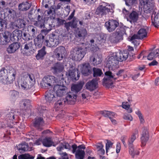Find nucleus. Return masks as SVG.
<instances>
[{"instance_id":"1","label":"nucleus","mask_w":159,"mask_h":159,"mask_svg":"<svg viewBox=\"0 0 159 159\" xmlns=\"http://www.w3.org/2000/svg\"><path fill=\"white\" fill-rule=\"evenodd\" d=\"M129 53L127 51L123 50L120 52L113 53L109 57L107 61V66L109 70H114L116 69L118 65L119 61H125L127 59L131 61L133 60L135 57L134 55L129 56Z\"/></svg>"},{"instance_id":"2","label":"nucleus","mask_w":159,"mask_h":159,"mask_svg":"<svg viewBox=\"0 0 159 159\" xmlns=\"http://www.w3.org/2000/svg\"><path fill=\"white\" fill-rule=\"evenodd\" d=\"M53 90H50L46 93L45 99L47 102L52 103L57 100V97H62L68 93L67 88L64 84H55Z\"/></svg>"},{"instance_id":"3","label":"nucleus","mask_w":159,"mask_h":159,"mask_svg":"<svg viewBox=\"0 0 159 159\" xmlns=\"http://www.w3.org/2000/svg\"><path fill=\"white\" fill-rule=\"evenodd\" d=\"M84 84L83 81H80L76 84H73L71 88V91L68 94L66 98L67 103L69 105H74L76 101L77 97V93L82 89Z\"/></svg>"},{"instance_id":"4","label":"nucleus","mask_w":159,"mask_h":159,"mask_svg":"<svg viewBox=\"0 0 159 159\" xmlns=\"http://www.w3.org/2000/svg\"><path fill=\"white\" fill-rule=\"evenodd\" d=\"M126 26L122 25L120 26L116 29V31L111 33L109 37V41L111 43H116L123 39V36L125 34L126 35Z\"/></svg>"},{"instance_id":"5","label":"nucleus","mask_w":159,"mask_h":159,"mask_svg":"<svg viewBox=\"0 0 159 159\" xmlns=\"http://www.w3.org/2000/svg\"><path fill=\"white\" fill-rule=\"evenodd\" d=\"M103 3L105 4V6L100 5L96 9L95 14L101 17L107 14H109V13L111 15L114 12L113 9L115 8V6L113 4L110 5L105 2H103Z\"/></svg>"},{"instance_id":"6","label":"nucleus","mask_w":159,"mask_h":159,"mask_svg":"<svg viewBox=\"0 0 159 159\" xmlns=\"http://www.w3.org/2000/svg\"><path fill=\"white\" fill-rule=\"evenodd\" d=\"M56 83V78L54 76L48 75L44 76L40 83L41 88L45 89L52 88Z\"/></svg>"},{"instance_id":"7","label":"nucleus","mask_w":159,"mask_h":159,"mask_svg":"<svg viewBox=\"0 0 159 159\" xmlns=\"http://www.w3.org/2000/svg\"><path fill=\"white\" fill-rule=\"evenodd\" d=\"M34 42L36 49L41 48L43 44L50 47H52L54 45L50 43L49 41L46 39L41 34H39L34 39Z\"/></svg>"},{"instance_id":"8","label":"nucleus","mask_w":159,"mask_h":159,"mask_svg":"<svg viewBox=\"0 0 159 159\" xmlns=\"http://www.w3.org/2000/svg\"><path fill=\"white\" fill-rule=\"evenodd\" d=\"M86 51V47L82 48L80 47L78 48L72 56V59L77 61H81L85 55Z\"/></svg>"},{"instance_id":"9","label":"nucleus","mask_w":159,"mask_h":159,"mask_svg":"<svg viewBox=\"0 0 159 159\" xmlns=\"http://www.w3.org/2000/svg\"><path fill=\"white\" fill-rule=\"evenodd\" d=\"M104 26L109 33L113 32L117 27L120 26L119 22L117 20L114 19H110L106 21Z\"/></svg>"},{"instance_id":"10","label":"nucleus","mask_w":159,"mask_h":159,"mask_svg":"<svg viewBox=\"0 0 159 159\" xmlns=\"http://www.w3.org/2000/svg\"><path fill=\"white\" fill-rule=\"evenodd\" d=\"M144 6V11L146 13H149L154 9V2L153 0H148L146 2L142 0L140 2Z\"/></svg>"},{"instance_id":"11","label":"nucleus","mask_w":159,"mask_h":159,"mask_svg":"<svg viewBox=\"0 0 159 159\" xmlns=\"http://www.w3.org/2000/svg\"><path fill=\"white\" fill-rule=\"evenodd\" d=\"M11 35L12 34L7 31L0 33V45L7 44L11 39Z\"/></svg>"},{"instance_id":"12","label":"nucleus","mask_w":159,"mask_h":159,"mask_svg":"<svg viewBox=\"0 0 159 159\" xmlns=\"http://www.w3.org/2000/svg\"><path fill=\"white\" fill-rule=\"evenodd\" d=\"M8 70L5 68H2L0 70V82L2 84H9V78L8 74Z\"/></svg>"},{"instance_id":"13","label":"nucleus","mask_w":159,"mask_h":159,"mask_svg":"<svg viewBox=\"0 0 159 159\" xmlns=\"http://www.w3.org/2000/svg\"><path fill=\"white\" fill-rule=\"evenodd\" d=\"M98 80L96 79H93L86 83L84 88L90 92H92L96 89L98 88Z\"/></svg>"},{"instance_id":"14","label":"nucleus","mask_w":159,"mask_h":159,"mask_svg":"<svg viewBox=\"0 0 159 159\" xmlns=\"http://www.w3.org/2000/svg\"><path fill=\"white\" fill-rule=\"evenodd\" d=\"M81 72L84 76H88L92 73V67L89 63H84L81 67Z\"/></svg>"},{"instance_id":"15","label":"nucleus","mask_w":159,"mask_h":159,"mask_svg":"<svg viewBox=\"0 0 159 159\" xmlns=\"http://www.w3.org/2000/svg\"><path fill=\"white\" fill-rule=\"evenodd\" d=\"M20 46V43L13 42L7 48V51L9 54L13 53L18 51Z\"/></svg>"},{"instance_id":"16","label":"nucleus","mask_w":159,"mask_h":159,"mask_svg":"<svg viewBox=\"0 0 159 159\" xmlns=\"http://www.w3.org/2000/svg\"><path fill=\"white\" fill-rule=\"evenodd\" d=\"M141 135V146L144 147L146 145L149 139V132L147 127H144Z\"/></svg>"},{"instance_id":"17","label":"nucleus","mask_w":159,"mask_h":159,"mask_svg":"<svg viewBox=\"0 0 159 159\" xmlns=\"http://www.w3.org/2000/svg\"><path fill=\"white\" fill-rule=\"evenodd\" d=\"M77 147L78 149L77 152L75 154V158L76 159H84L85 155V153L84 150L81 149H85V145L84 144H82Z\"/></svg>"},{"instance_id":"18","label":"nucleus","mask_w":159,"mask_h":159,"mask_svg":"<svg viewBox=\"0 0 159 159\" xmlns=\"http://www.w3.org/2000/svg\"><path fill=\"white\" fill-rule=\"evenodd\" d=\"M107 35L103 33L100 34L95 38L96 44L98 46L104 45L106 41Z\"/></svg>"},{"instance_id":"19","label":"nucleus","mask_w":159,"mask_h":159,"mask_svg":"<svg viewBox=\"0 0 159 159\" xmlns=\"http://www.w3.org/2000/svg\"><path fill=\"white\" fill-rule=\"evenodd\" d=\"M44 123V121L43 118L36 117L33 122V126L37 129L41 130L42 129V127Z\"/></svg>"},{"instance_id":"20","label":"nucleus","mask_w":159,"mask_h":159,"mask_svg":"<svg viewBox=\"0 0 159 159\" xmlns=\"http://www.w3.org/2000/svg\"><path fill=\"white\" fill-rule=\"evenodd\" d=\"M53 73L54 74H57L61 73L64 69V67L62 64L59 62L55 63L53 67H52Z\"/></svg>"},{"instance_id":"21","label":"nucleus","mask_w":159,"mask_h":159,"mask_svg":"<svg viewBox=\"0 0 159 159\" xmlns=\"http://www.w3.org/2000/svg\"><path fill=\"white\" fill-rule=\"evenodd\" d=\"M32 5L31 2L28 1L23 2L19 4L18 5V9L22 11H26L30 9Z\"/></svg>"},{"instance_id":"22","label":"nucleus","mask_w":159,"mask_h":159,"mask_svg":"<svg viewBox=\"0 0 159 159\" xmlns=\"http://www.w3.org/2000/svg\"><path fill=\"white\" fill-rule=\"evenodd\" d=\"M18 85L20 86V85L21 89L25 90H27L29 89H31L32 90L34 89V86H33L30 84L29 83V82H26L25 81L21 80L18 82Z\"/></svg>"},{"instance_id":"23","label":"nucleus","mask_w":159,"mask_h":159,"mask_svg":"<svg viewBox=\"0 0 159 159\" xmlns=\"http://www.w3.org/2000/svg\"><path fill=\"white\" fill-rule=\"evenodd\" d=\"M87 32L86 30L84 28L80 29L77 28L75 30V36L79 38L82 37L84 38L87 35Z\"/></svg>"},{"instance_id":"24","label":"nucleus","mask_w":159,"mask_h":159,"mask_svg":"<svg viewBox=\"0 0 159 159\" xmlns=\"http://www.w3.org/2000/svg\"><path fill=\"white\" fill-rule=\"evenodd\" d=\"M138 129H135L134 132L133 133L131 137L128 140L129 148H134L133 143L136 139V135L138 134Z\"/></svg>"},{"instance_id":"25","label":"nucleus","mask_w":159,"mask_h":159,"mask_svg":"<svg viewBox=\"0 0 159 159\" xmlns=\"http://www.w3.org/2000/svg\"><path fill=\"white\" fill-rule=\"evenodd\" d=\"M46 47L44 46L42 48L38 50V53L36 55L35 57L37 60H43L45 56L47 54V52L45 50Z\"/></svg>"},{"instance_id":"26","label":"nucleus","mask_w":159,"mask_h":159,"mask_svg":"<svg viewBox=\"0 0 159 159\" xmlns=\"http://www.w3.org/2000/svg\"><path fill=\"white\" fill-rule=\"evenodd\" d=\"M37 20L34 23V25L42 28L45 21V18H43V17H41L40 15H38Z\"/></svg>"},{"instance_id":"27","label":"nucleus","mask_w":159,"mask_h":159,"mask_svg":"<svg viewBox=\"0 0 159 159\" xmlns=\"http://www.w3.org/2000/svg\"><path fill=\"white\" fill-rule=\"evenodd\" d=\"M6 13L8 17L13 20L16 16V11L12 9L9 8H6Z\"/></svg>"},{"instance_id":"28","label":"nucleus","mask_w":159,"mask_h":159,"mask_svg":"<svg viewBox=\"0 0 159 159\" xmlns=\"http://www.w3.org/2000/svg\"><path fill=\"white\" fill-rule=\"evenodd\" d=\"M16 74V70L12 68L11 70H9L8 74V77L9 78V84L13 82L14 80Z\"/></svg>"},{"instance_id":"29","label":"nucleus","mask_w":159,"mask_h":159,"mask_svg":"<svg viewBox=\"0 0 159 159\" xmlns=\"http://www.w3.org/2000/svg\"><path fill=\"white\" fill-rule=\"evenodd\" d=\"M102 84L104 86L108 88L114 87L113 81L111 79H108L104 77L102 80Z\"/></svg>"},{"instance_id":"30","label":"nucleus","mask_w":159,"mask_h":159,"mask_svg":"<svg viewBox=\"0 0 159 159\" xmlns=\"http://www.w3.org/2000/svg\"><path fill=\"white\" fill-rule=\"evenodd\" d=\"M93 76L94 77H100L103 75V72L101 69L97 67H93L92 69Z\"/></svg>"},{"instance_id":"31","label":"nucleus","mask_w":159,"mask_h":159,"mask_svg":"<svg viewBox=\"0 0 159 159\" xmlns=\"http://www.w3.org/2000/svg\"><path fill=\"white\" fill-rule=\"evenodd\" d=\"M128 17L131 21L135 23L138 20L139 14L136 11H133L131 12L130 13Z\"/></svg>"},{"instance_id":"32","label":"nucleus","mask_w":159,"mask_h":159,"mask_svg":"<svg viewBox=\"0 0 159 159\" xmlns=\"http://www.w3.org/2000/svg\"><path fill=\"white\" fill-rule=\"evenodd\" d=\"M100 113L104 117H108L109 118L111 116H113V117H115L117 116L115 113L108 111L104 110L101 111Z\"/></svg>"},{"instance_id":"33","label":"nucleus","mask_w":159,"mask_h":159,"mask_svg":"<svg viewBox=\"0 0 159 159\" xmlns=\"http://www.w3.org/2000/svg\"><path fill=\"white\" fill-rule=\"evenodd\" d=\"M137 34L139 39H142L147 36V33L146 29L141 28L138 31Z\"/></svg>"},{"instance_id":"34","label":"nucleus","mask_w":159,"mask_h":159,"mask_svg":"<svg viewBox=\"0 0 159 159\" xmlns=\"http://www.w3.org/2000/svg\"><path fill=\"white\" fill-rule=\"evenodd\" d=\"M53 143V142L51 141V138L50 137L45 138L42 141L43 145L47 147H51Z\"/></svg>"},{"instance_id":"35","label":"nucleus","mask_w":159,"mask_h":159,"mask_svg":"<svg viewBox=\"0 0 159 159\" xmlns=\"http://www.w3.org/2000/svg\"><path fill=\"white\" fill-rule=\"evenodd\" d=\"M17 24H16V27L18 28H24L26 25V22L22 19L19 18L17 20Z\"/></svg>"},{"instance_id":"36","label":"nucleus","mask_w":159,"mask_h":159,"mask_svg":"<svg viewBox=\"0 0 159 159\" xmlns=\"http://www.w3.org/2000/svg\"><path fill=\"white\" fill-rule=\"evenodd\" d=\"M65 52L66 50L64 47L63 46H61L56 49L55 52L60 54V55H62L64 57Z\"/></svg>"},{"instance_id":"37","label":"nucleus","mask_w":159,"mask_h":159,"mask_svg":"<svg viewBox=\"0 0 159 159\" xmlns=\"http://www.w3.org/2000/svg\"><path fill=\"white\" fill-rule=\"evenodd\" d=\"M49 27L48 29H43L40 31V33L39 34V35L41 34L45 38V36L47 35L49 32L52 30V26L51 24L49 25Z\"/></svg>"},{"instance_id":"38","label":"nucleus","mask_w":159,"mask_h":159,"mask_svg":"<svg viewBox=\"0 0 159 159\" xmlns=\"http://www.w3.org/2000/svg\"><path fill=\"white\" fill-rule=\"evenodd\" d=\"M104 74L106 77H105L106 79H112L114 81H115L117 79V78L114 77L115 75L110 71H106L105 72Z\"/></svg>"},{"instance_id":"39","label":"nucleus","mask_w":159,"mask_h":159,"mask_svg":"<svg viewBox=\"0 0 159 159\" xmlns=\"http://www.w3.org/2000/svg\"><path fill=\"white\" fill-rule=\"evenodd\" d=\"M79 20L75 17H74L72 21H70L71 24V27L72 29H76L77 28V23Z\"/></svg>"},{"instance_id":"40","label":"nucleus","mask_w":159,"mask_h":159,"mask_svg":"<svg viewBox=\"0 0 159 159\" xmlns=\"http://www.w3.org/2000/svg\"><path fill=\"white\" fill-rule=\"evenodd\" d=\"M76 70H70L69 71L68 79L69 78L73 81L76 80Z\"/></svg>"},{"instance_id":"41","label":"nucleus","mask_w":159,"mask_h":159,"mask_svg":"<svg viewBox=\"0 0 159 159\" xmlns=\"http://www.w3.org/2000/svg\"><path fill=\"white\" fill-rule=\"evenodd\" d=\"M23 34H22V39L25 41H29L30 40V34L28 33V31L25 30L23 29Z\"/></svg>"},{"instance_id":"42","label":"nucleus","mask_w":159,"mask_h":159,"mask_svg":"<svg viewBox=\"0 0 159 159\" xmlns=\"http://www.w3.org/2000/svg\"><path fill=\"white\" fill-rule=\"evenodd\" d=\"M7 22L6 20L4 19L0 18V31L1 30L7 27Z\"/></svg>"},{"instance_id":"43","label":"nucleus","mask_w":159,"mask_h":159,"mask_svg":"<svg viewBox=\"0 0 159 159\" xmlns=\"http://www.w3.org/2000/svg\"><path fill=\"white\" fill-rule=\"evenodd\" d=\"M28 76L30 80L28 81L29 83L30 84L33 86H34L35 83V79L34 75L32 74H29Z\"/></svg>"},{"instance_id":"44","label":"nucleus","mask_w":159,"mask_h":159,"mask_svg":"<svg viewBox=\"0 0 159 159\" xmlns=\"http://www.w3.org/2000/svg\"><path fill=\"white\" fill-rule=\"evenodd\" d=\"M6 117L7 120H13L15 119L16 116L14 112H11L7 115Z\"/></svg>"},{"instance_id":"45","label":"nucleus","mask_w":159,"mask_h":159,"mask_svg":"<svg viewBox=\"0 0 159 159\" xmlns=\"http://www.w3.org/2000/svg\"><path fill=\"white\" fill-rule=\"evenodd\" d=\"M107 143L106 144V153L107 154L108 152V150L109 148L112 147L113 144V143L111 142L110 140H107Z\"/></svg>"},{"instance_id":"46","label":"nucleus","mask_w":159,"mask_h":159,"mask_svg":"<svg viewBox=\"0 0 159 159\" xmlns=\"http://www.w3.org/2000/svg\"><path fill=\"white\" fill-rule=\"evenodd\" d=\"M14 33L16 34V35L18 37V38L20 40L22 38V34H23V30H16L14 31Z\"/></svg>"},{"instance_id":"47","label":"nucleus","mask_w":159,"mask_h":159,"mask_svg":"<svg viewBox=\"0 0 159 159\" xmlns=\"http://www.w3.org/2000/svg\"><path fill=\"white\" fill-rule=\"evenodd\" d=\"M158 19V17L155 16L154 18V20H152V25L155 27L157 28L159 27V20L157 21Z\"/></svg>"},{"instance_id":"48","label":"nucleus","mask_w":159,"mask_h":159,"mask_svg":"<svg viewBox=\"0 0 159 159\" xmlns=\"http://www.w3.org/2000/svg\"><path fill=\"white\" fill-rule=\"evenodd\" d=\"M29 49V47L28 44H25L24 48V49H25V50H24V49H22L21 48L20 49V51L21 53L23 54L24 55H28L29 53H27V52H26V50L28 51Z\"/></svg>"},{"instance_id":"49","label":"nucleus","mask_w":159,"mask_h":159,"mask_svg":"<svg viewBox=\"0 0 159 159\" xmlns=\"http://www.w3.org/2000/svg\"><path fill=\"white\" fill-rule=\"evenodd\" d=\"M90 63L92 64H93V66H97V65L99 64L98 62L95 59V58L93 56H92L90 58Z\"/></svg>"},{"instance_id":"50","label":"nucleus","mask_w":159,"mask_h":159,"mask_svg":"<svg viewBox=\"0 0 159 159\" xmlns=\"http://www.w3.org/2000/svg\"><path fill=\"white\" fill-rule=\"evenodd\" d=\"M78 149V148L77 145L75 144H74L71 146V150H71L73 153L74 154L75 153V154L76 152H77Z\"/></svg>"},{"instance_id":"51","label":"nucleus","mask_w":159,"mask_h":159,"mask_svg":"<svg viewBox=\"0 0 159 159\" xmlns=\"http://www.w3.org/2000/svg\"><path fill=\"white\" fill-rule=\"evenodd\" d=\"M130 106L128 104H125L122 103V107L123 108L125 109L128 111L129 113H131L132 112V109L131 108H130Z\"/></svg>"},{"instance_id":"52","label":"nucleus","mask_w":159,"mask_h":159,"mask_svg":"<svg viewBox=\"0 0 159 159\" xmlns=\"http://www.w3.org/2000/svg\"><path fill=\"white\" fill-rule=\"evenodd\" d=\"M22 145L23 146L22 148H21V149H22V153H23L29 150V145L28 144L25 142L22 143Z\"/></svg>"},{"instance_id":"53","label":"nucleus","mask_w":159,"mask_h":159,"mask_svg":"<svg viewBox=\"0 0 159 159\" xmlns=\"http://www.w3.org/2000/svg\"><path fill=\"white\" fill-rule=\"evenodd\" d=\"M12 35V37H11V40L12 41L14 42H16L17 41H19L20 39L18 38V37L16 35V34L15 33H14V31L13 32Z\"/></svg>"},{"instance_id":"54","label":"nucleus","mask_w":159,"mask_h":159,"mask_svg":"<svg viewBox=\"0 0 159 159\" xmlns=\"http://www.w3.org/2000/svg\"><path fill=\"white\" fill-rule=\"evenodd\" d=\"M123 119L126 120L131 121L133 120V118L131 115L128 114H125L123 117Z\"/></svg>"},{"instance_id":"55","label":"nucleus","mask_w":159,"mask_h":159,"mask_svg":"<svg viewBox=\"0 0 159 159\" xmlns=\"http://www.w3.org/2000/svg\"><path fill=\"white\" fill-rule=\"evenodd\" d=\"M62 102L61 100H57L54 104V107L56 108H59L62 105Z\"/></svg>"},{"instance_id":"56","label":"nucleus","mask_w":159,"mask_h":159,"mask_svg":"<svg viewBox=\"0 0 159 159\" xmlns=\"http://www.w3.org/2000/svg\"><path fill=\"white\" fill-rule=\"evenodd\" d=\"M146 66L145 65H138V66L136 68V70H139L141 71H146Z\"/></svg>"},{"instance_id":"57","label":"nucleus","mask_w":159,"mask_h":159,"mask_svg":"<svg viewBox=\"0 0 159 159\" xmlns=\"http://www.w3.org/2000/svg\"><path fill=\"white\" fill-rule=\"evenodd\" d=\"M61 157L58 159H69L68 154L66 152L59 153Z\"/></svg>"},{"instance_id":"58","label":"nucleus","mask_w":159,"mask_h":159,"mask_svg":"<svg viewBox=\"0 0 159 159\" xmlns=\"http://www.w3.org/2000/svg\"><path fill=\"white\" fill-rule=\"evenodd\" d=\"M154 57L156 58L153 51L149 53L147 56V59L150 61L152 60Z\"/></svg>"},{"instance_id":"59","label":"nucleus","mask_w":159,"mask_h":159,"mask_svg":"<svg viewBox=\"0 0 159 159\" xmlns=\"http://www.w3.org/2000/svg\"><path fill=\"white\" fill-rule=\"evenodd\" d=\"M61 143L64 149H68L69 150H71V146L69 145L68 143L64 142L63 143Z\"/></svg>"},{"instance_id":"60","label":"nucleus","mask_w":159,"mask_h":159,"mask_svg":"<svg viewBox=\"0 0 159 159\" xmlns=\"http://www.w3.org/2000/svg\"><path fill=\"white\" fill-rule=\"evenodd\" d=\"M56 20L57 21V25L59 26L63 25L64 22H66L65 20H62L59 18H57Z\"/></svg>"},{"instance_id":"61","label":"nucleus","mask_w":159,"mask_h":159,"mask_svg":"<svg viewBox=\"0 0 159 159\" xmlns=\"http://www.w3.org/2000/svg\"><path fill=\"white\" fill-rule=\"evenodd\" d=\"M127 137L125 135L122 136L120 138V140L122 142L124 146L126 148L127 147V145L125 142V140L126 139Z\"/></svg>"},{"instance_id":"62","label":"nucleus","mask_w":159,"mask_h":159,"mask_svg":"<svg viewBox=\"0 0 159 159\" xmlns=\"http://www.w3.org/2000/svg\"><path fill=\"white\" fill-rule=\"evenodd\" d=\"M136 0H125V4L128 6H131L133 5Z\"/></svg>"},{"instance_id":"63","label":"nucleus","mask_w":159,"mask_h":159,"mask_svg":"<svg viewBox=\"0 0 159 159\" xmlns=\"http://www.w3.org/2000/svg\"><path fill=\"white\" fill-rule=\"evenodd\" d=\"M95 44H96V43ZM99 46H100L96 44H95V45H91V49L94 52H96L98 50L99 48L98 47Z\"/></svg>"},{"instance_id":"64","label":"nucleus","mask_w":159,"mask_h":159,"mask_svg":"<svg viewBox=\"0 0 159 159\" xmlns=\"http://www.w3.org/2000/svg\"><path fill=\"white\" fill-rule=\"evenodd\" d=\"M64 24V27L67 30L69 31L70 29V27H71L70 22V21L68 22H65Z\"/></svg>"}]
</instances>
